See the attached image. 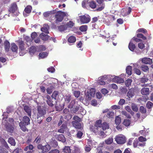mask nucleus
<instances>
[{
  "mask_svg": "<svg viewBox=\"0 0 153 153\" xmlns=\"http://www.w3.org/2000/svg\"><path fill=\"white\" fill-rule=\"evenodd\" d=\"M58 8H56L55 10H53L50 11H48L50 15L55 14V17L56 19L54 22L56 24H58L61 22L63 19L65 17H68L69 15L66 12L62 11H56Z\"/></svg>",
  "mask_w": 153,
  "mask_h": 153,
  "instance_id": "f257e3e1",
  "label": "nucleus"
},
{
  "mask_svg": "<svg viewBox=\"0 0 153 153\" xmlns=\"http://www.w3.org/2000/svg\"><path fill=\"white\" fill-rule=\"evenodd\" d=\"M37 118L38 119L40 117H44L46 113L45 109L43 106H38L37 107Z\"/></svg>",
  "mask_w": 153,
  "mask_h": 153,
  "instance_id": "f03ea898",
  "label": "nucleus"
},
{
  "mask_svg": "<svg viewBox=\"0 0 153 153\" xmlns=\"http://www.w3.org/2000/svg\"><path fill=\"white\" fill-rule=\"evenodd\" d=\"M115 140L118 144H122L126 142V138L123 134H120L117 135L115 138Z\"/></svg>",
  "mask_w": 153,
  "mask_h": 153,
  "instance_id": "7ed1b4c3",
  "label": "nucleus"
},
{
  "mask_svg": "<svg viewBox=\"0 0 153 153\" xmlns=\"http://www.w3.org/2000/svg\"><path fill=\"white\" fill-rule=\"evenodd\" d=\"M91 18L88 15H84L79 16L81 22L82 24L88 23L90 21Z\"/></svg>",
  "mask_w": 153,
  "mask_h": 153,
  "instance_id": "20e7f679",
  "label": "nucleus"
},
{
  "mask_svg": "<svg viewBox=\"0 0 153 153\" xmlns=\"http://www.w3.org/2000/svg\"><path fill=\"white\" fill-rule=\"evenodd\" d=\"M136 36L137 37H133L131 40H132V41H135L136 42H141L142 41V39H139V38H141L144 40H146L147 39L146 37L144 36V35L142 33H138L137 34Z\"/></svg>",
  "mask_w": 153,
  "mask_h": 153,
  "instance_id": "39448f33",
  "label": "nucleus"
},
{
  "mask_svg": "<svg viewBox=\"0 0 153 153\" xmlns=\"http://www.w3.org/2000/svg\"><path fill=\"white\" fill-rule=\"evenodd\" d=\"M19 46L20 50L19 53L20 55H23L25 53V48L24 46V42L20 41L19 42Z\"/></svg>",
  "mask_w": 153,
  "mask_h": 153,
  "instance_id": "423d86ee",
  "label": "nucleus"
},
{
  "mask_svg": "<svg viewBox=\"0 0 153 153\" xmlns=\"http://www.w3.org/2000/svg\"><path fill=\"white\" fill-rule=\"evenodd\" d=\"M18 10V7L16 2L12 3L8 9V11L11 13H14Z\"/></svg>",
  "mask_w": 153,
  "mask_h": 153,
  "instance_id": "0eeeda50",
  "label": "nucleus"
},
{
  "mask_svg": "<svg viewBox=\"0 0 153 153\" xmlns=\"http://www.w3.org/2000/svg\"><path fill=\"white\" fill-rule=\"evenodd\" d=\"M32 10V7L30 5L27 6L25 9L23 14L25 16H27L30 14Z\"/></svg>",
  "mask_w": 153,
  "mask_h": 153,
  "instance_id": "6e6552de",
  "label": "nucleus"
},
{
  "mask_svg": "<svg viewBox=\"0 0 153 153\" xmlns=\"http://www.w3.org/2000/svg\"><path fill=\"white\" fill-rule=\"evenodd\" d=\"M107 76L105 75L101 76L99 78L98 83L101 85H104L105 83V81L106 80Z\"/></svg>",
  "mask_w": 153,
  "mask_h": 153,
  "instance_id": "1a4fd4ad",
  "label": "nucleus"
},
{
  "mask_svg": "<svg viewBox=\"0 0 153 153\" xmlns=\"http://www.w3.org/2000/svg\"><path fill=\"white\" fill-rule=\"evenodd\" d=\"M72 124L73 126L76 129L81 130L83 129V127H82L81 124L79 122L72 121Z\"/></svg>",
  "mask_w": 153,
  "mask_h": 153,
  "instance_id": "9d476101",
  "label": "nucleus"
},
{
  "mask_svg": "<svg viewBox=\"0 0 153 153\" xmlns=\"http://www.w3.org/2000/svg\"><path fill=\"white\" fill-rule=\"evenodd\" d=\"M87 5L92 9H95L97 7L96 3L92 0H88Z\"/></svg>",
  "mask_w": 153,
  "mask_h": 153,
  "instance_id": "9b49d317",
  "label": "nucleus"
},
{
  "mask_svg": "<svg viewBox=\"0 0 153 153\" xmlns=\"http://www.w3.org/2000/svg\"><path fill=\"white\" fill-rule=\"evenodd\" d=\"M46 98L47 99L46 102L47 104L50 107H53L54 105V104H53V102L52 100L53 98L48 95H47Z\"/></svg>",
  "mask_w": 153,
  "mask_h": 153,
  "instance_id": "f8f14e48",
  "label": "nucleus"
},
{
  "mask_svg": "<svg viewBox=\"0 0 153 153\" xmlns=\"http://www.w3.org/2000/svg\"><path fill=\"white\" fill-rule=\"evenodd\" d=\"M113 80L114 82L118 83H124V79L120 77L116 76L113 79Z\"/></svg>",
  "mask_w": 153,
  "mask_h": 153,
  "instance_id": "ddd939ff",
  "label": "nucleus"
},
{
  "mask_svg": "<svg viewBox=\"0 0 153 153\" xmlns=\"http://www.w3.org/2000/svg\"><path fill=\"white\" fill-rule=\"evenodd\" d=\"M143 63L146 64H151L152 63V60L150 58H144L142 59Z\"/></svg>",
  "mask_w": 153,
  "mask_h": 153,
  "instance_id": "4468645a",
  "label": "nucleus"
},
{
  "mask_svg": "<svg viewBox=\"0 0 153 153\" xmlns=\"http://www.w3.org/2000/svg\"><path fill=\"white\" fill-rule=\"evenodd\" d=\"M6 130L8 132L12 133L13 131L14 128L9 123L5 125Z\"/></svg>",
  "mask_w": 153,
  "mask_h": 153,
  "instance_id": "2eb2a0df",
  "label": "nucleus"
},
{
  "mask_svg": "<svg viewBox=\"0 0 153 153\" xmlns=\"http://www.w3.org/2000/svg\"><path fill=\"white\" fill-rule=\"evenodd\" d=\"M141 93L143 95H147L149 93V88H143L141 90Z\"/></svg>",
  "mask_w": 153,
  "mask_h": 153,
  "instance_id": "dca6fc26",
  "label": "nucleus"
},
{
  "mask_svg": "<svg viewBox=\"0 0 153 153\" xmlns=\"http://www.w3.org/2000/svg\"><path fill=\"white\" fill-rule=\"evenodd\" d=\"M128 47L129 49L131 51H133L136 48L135 45L132 42V41L131 40L129 43Z\"/></svg>",
  "mask_w": 153,
  "mask_h": 153,
  "instance_id": "f3484780",
  "label": "nucleus"
},
{
  "mask_svg": "<svg viewBox=\"0 0 153 153\" xmlns=\"http://www.w3.org/2000/svg\"><path fill=\"white\" fill-rule=\"evenodd\" d=\"M134 95V89L133 88H131L127 93V96L129 98H131Z\"/></svg>",
  "mask_w": 153,
  "mask_h": 153,
  "instance_id": "a211bd4d",
  "label": "nucleus"
},
{
  "mask_svg": "<svg viewBox=\"0 0 153 153\" xmlns=\"http://www.w3.org/2000/svg\"><path fill=\"white\" fill-rule=\"evenodd\" d=\"M19 126L21 130L25 132L28 131V129L26 128V125L22 121H21L19 123Z\"/></svg>",
  "mask_w": 153,
  "mask_h": 153,
  "instance_id": "6ab92c4d",
  "label": "nucleus"
},
{
  "mask_svg": "<svg viewBox=\"0 0 153 153\" xmlns=\"http://www.w3.org/2000/svg\"><path fill=\"white\" fill-rule=\"evenodd\" d=\"M24 109L27 113L28 116L30 117L31 116V110L29 107L27 105H25L24 107Z\"/></svg>",
  "mask_w": 153,
  "mask_h": 153,
  "instance_id": "aec40b11",
  "label": "nucleus"
},
{
  "mask_svg": "<svg viewBox=\"0 0 153 153\" xmlns=\"http://www.w3.org/2000/svg\"><path fill=\"white\" fill-rule=\"evenodd\" d=\"M30 119L29 117L27 116H25L23 117L22 122L26 125H28L30 124Z\"/></svg>",
  "mask_w": 153,
  "mask_h": 153,
  "instance_id": "412c9836",
  "label": "nucleus"
},
{
  "mask_svg": "<svg viewBox=\"0 0 153 153\" xmlns=\"http://www.w3.org/2000/svg\"><path fill=\"white\" fill-rule=\"evenodd\" d=\"M10 43L7 40H6L4 42V46L5 51L8 52L9 51L10 48Z\"/></svg>",
  "mask_w": 153,
  "mask_h": 153,
  "instance_id": "4be33fe9",
  "label": "nucleus"
},
{
  "mask_svg": "<svg viewBox=\"0 0 153 153\" xmlns=\"http://www.w3.org/2000/svg\"><path fill=\"white\" fill-rule=\"evenodd\" d=\"M57 139L59 141H61L63 143L65 142L66 141L65 137L62 134L58 135L57 137Z\"/></svg>",
  "mask_w": 153,
  "mask_h": 153,
  "instance_id": "5701e85b",
  "label": "nucleus"
},
{
  "mask_svg": "<svg viewBox=\"0 0 153 153\" xmlns=\"http://www.w3.org/2000/svg\"><path fill=\"white\" fill-rule=\"evenodd\" d=\"M99 127H97L95 125L94 126H92L90 128V129L91 131H92L95 134H97L99 133Z\"/></svg>",
  "mask_w": 153,
  "mask_h": 153,
  "instance_id": "b1692460",
  "label": "nucleus"
},
{
  "mask_svg": "<svg viewBox=\"0 0 153 153\" xmlns=\"http://www.w3.org/2000/svg\"><path fill=\"white\" fill-rule=\"evenodd\" d=\"M51 148L50 146L48 144L42 147L43 152H47L51 149Z\"/></svg>",
  "mask_w": 153,
  "mask_h": 153,
  "instance_id": "393cba45",
  "label": "nucleus"
},
{
  "mask_svg": "<svg viewBox=\"0 0 153 153\" xmlns=\"http://www.w3.org/2000/svg\"><path fill=\"white\" fill-rule=\"evenodd\" d=\"M11 50L13 52H17L18 47L15 43H13L11 45Z\"/></svg>",
  "mask_w": 153,
  "mask_h": 153,
  "instance_id": "a878e982",
  "label": "nucleus"
},
{
  "mask_svg": "<svg viewBox=\"0 0 153 153\" xmlns=\"http://www.w3.org/2000/svg\"><path fill=\"white\" fill-rule=\"evenodd\" d=\"M36 51V49L35 46H32L29 48V51L31 55H33Z\"/></svg>",
  "mask_w": 153,
  "mask_h": 153,
  "instance_id": "bb28decb",
  "label": "nucleus"
},
{
  "mask_svg": "<svg viewBox=\"0 0 153 153\" xmlns=\"http://www.w3.org/2000/svg\"><path fill=\"white\" fill-rule=\"evenodd\" d=\"M58 30L61 31H64L67 30V28L66 25H61L58 27Z\"/></svg>",
  "mask_w": 153,
  "mask_h": 153,
  "instance_id": "cd10ccee",
  "label": "nucleus"
},
{
  "mask_svg": "<svg viewBox=\"0 0 153 153\" xmlns=\"http://www.w3.org/2000/svg\"><path fill=\"white\" fill-rule=\"evenodd\" d=\"M132 67L131 66H127L126 69V73L128 75H131L132 74Z\"/></svg>",
  "mask_w": 153,
  "mask_h": 153,
  "instance_id": "c85d7f7f",
  "label": "nucleus"
},
{
  "mask_svg": "<svg viewBox=\"0 0 153 153\" xmlns=\"http://www.w3.org/2000/svg\"><path fill=\"white\" fill-rule=\"evenodd\" d=\"M66 127V125L65 124H63L60 127V129L58 130V131L60 133H63Z\"/></svg>",
  "mask_w": 153,
  "mask_h": 153,
  "instance_id": "c756f323",
  "label": "nucleus"
},
{
  "mask_svg": "<svg viewBox=\"0 0 153 153\" xmlns=\"http://www.w3.org/2000/svg\"><path fill=\"white\" fill-rule=\"evenodd\" d=\"M41 38L43 40L47 41L48 39L49 36L47 34L42 33L41 34Z\"/></svg>",
  "mask_w": 153,
  "mask_h": 153,
  "instance_id": "7c9ffc66",
  "label": "nucleus"
},
{
  "mask_svg": "<svg viewBox=\"0 0 153 153\" xmlns=\"http://www.w3.org/2000/svg\"><path fill=\"white\" fill-rule=\"evenodd\" d=\"M71 96L70 94H68L65 96V101L66 103H68L71 100Z\"/></svg>",
  "mask_w": 153,
  "mask_h": 153,
  "instance_id": "2f4dec72",
  "label": "nucleus"
},
{
  "mask_svg": "<svg viewBox=\"0 0 153 153\" xmlns=\"http://www.w3.org/2000/svg\"><path fill=\"white\" fill-rule=\"evenodd\" d=\"M67 28H71L74 25V23L71 21H70L65 24Z\"/></svg>",
  "mask_w": 153,
  "mask_h": 153,
  "instance_id": "473e14b6",
  "label": "nucleus"
},
{
  "mask_svg": "<svg viewBox=\"0 0 153 153\" xmlns=\"http://www.w3.org/2000/svg\"><path fill=\"white\" fill-rule=\"evenodd\" d=\"M131 120L128 119H125L123 123V124L126 127L129 126L131 124Z\"/></svg>",
  "mask_w": 153,
  "mask_h": 153,
  "instance_id": "72a5a7b5",
  "label": "nucleus"
},
{
  "mask_svg": "<svg viewBox=\"0 0 153 153\" xmlns=\"http://www.w3.org/2000/svg\"><path fill=\"white\" fill-rule=\"evenodd\" d=\"M132 82V80L131 79H128L126 80L125 83L126 87H129V86L131 85Z\"/></svg>",
  "mask_w": 153,
  "mask_h": 153,
  "instance_id": "f704fd0d",
  "label": "nucleus"
},
{
  "mask_svg": "<svg viewBox=\"0 0 153 153\" xmlns=\"http://www.w3.org/2000/svg\"><path fill=\"white\" fill-rule=\"evenodd\" d=\"M102 121L101 120H99L96 121L95 124L94 125L97 127L101 128L102 127Z\"/></svg>",
  "mask_w": 153,
  "mask_h": 153,
  "instance_id": "c9c22d12",
  "label": "nucleus"
},
{
  "mask_svg": "<svg viewBox=\"0 0 153 153\" xmlns=\"http://www.w3.org/2000/svg\"><path fill=\"white\" fill-rule=\"evenodd\" d=\"M49 28V27L48 25H47L46 26V27L44 26L43 27H42L41 28V30L43 32H44L46 33H49L48 32V28Z\"/></svg>",
  "mask_w": 153,
  "mask_h": 153,
  "instance_id": "e433bc0d",
  "label": "nucleus"
},
{
  "mask_svg": "<svg viewBox=\"0 0 153 153\" xmlns=\"http://www.w3.org/2000/svg\"><path fill=\"white\" fill-rule=\"evenodd\" d=\"M8 142L11 144V145L15 146L16 145V143L15 140L12 137H10L8 139Z\"/></svg>",
  "mask_w": 153,
  "mask_h": 153,
  "instance_id": "4c0bfd02",
  "label": "nucleus"
},
{
  "mask_svg": "<svg viewBox=\"0 0 153 153\" xmlns=\"http://www.w3.org/2000/svg\"><path fill=\"white\" fill-rule=\"evenodd\" d=\"M102 127L103 130H105L106 129L109 128V126L108 123L104 122L102 123Z\"/></svg>",
  "mask_w": 153,
  "mask_h": 153,
  "instance_id": "58836bf2",
  "label": "nucleus"
},
{
  "mask_svg": "<svg viewBox=\"0 0 153 153\" xmlns=\"http://www.w3.org/2000/svg\"><path fill=\"white\" fill-rule=\"evenodd\" d=\"M131 108L132 110L135 112H137L138 111V108L137 105L134 103H132L131 104Z\"/></svg>",
  "mask_w": 153,
  "mask_h": 153,
  "instance_id": "ea45409f",
  "label": "nucleus"
},
{
  "mask_svg": "<svg viewBox=\"0 0 153 153\" xmlns=\"http://www.w3.org/2000/svg\"><path fill=\"white\" fill-rule=\"evenodd\" d=\"M76 41V38L73 36H70L68 39V41L71 43H74Z\"/></svg>",
  "mask_w": 153,
  "mask_h": 153,
  "instance_id": "a19ab883",
  "label": "nucleus"
},
{
  "mask_svg": "<svg viewBox=\"0 0 153 153\" xmlns=\"http://www.w3.org/2000/svg\"><path fill=\"white\" fill-rule=\"evenodd\" d=\"M48 53L47 52H42L39 53V56L40 58L43 59L47 56Z\"/></svg>",
  "mask_w": 153,
  "mask_h": 153,
  "instance_id": "79ce46f5",
  "label": "nucleus"
},
{
  "mask_svg": "<svg viewBox=\"0 0 153 153\" xmlns=\"http://www.w3.org/2000/svg\"><path fill=\"white\" fill-rule=\"evenodd\" d=\"M87 25H82L80 27L79 29L82 32H85L87 30Z\"/></svg>",
  "mask_w": 153,
  "mask_h": 153,
  "instance_id": "37998d69",
  "label": "nucleus"
},
{
  "mask_svg": "<svg viewBox=\"0 0 153 153\" xmlns=\"http://www.w3.org/2000/svg\"><path fill=\"white\" fill-rule=\"evenodd\" d=\"M113 140L112 137H109L107 140H105V142L106 144H110L112 143L113 142Z\"/></svg>",
  "mask_w": 153,
  "mask_h": 153,
  "instance_id": "c03bdc74",
  "label": "nucleus"
},
{
  "mask_svg": "<svg viewBox=\"0 0 153 153\" xmlns=\"http://www.w3.org/2000/svg\"><path fill=\"white\" fill-rule=\"evenodd\" d=\"M63 116L64 117V118L68 120H69L71 119L72 117V115L70 113L63 115Z\"/></svg>",
  "mask_w": 153,
  "mask_h": 153,
  "instance_id": "a18cd8bd",
  "label": "nucleus"
},
{
  "mask_svg": "<svg viewBox=\"0 0 153 153\" xmlns=\"http://www.w3.org/2000/svg\"><path fill=\"white\" fill-rule=\"evenodd\" d=\"M142 70L144 72H148L149 71V68L148 66L145 65H142L141 67Z\"/></svg>",
  "mask_w": 153,
  "mask_h": 153,
  "instance_id": "49530a36",
  "label": "nucleus"
},
{
  "mask_svg": "<svg viewBox=\"0 0 153 153\" xmlns=\"http://www.w3.org/2000/svg\"><path fill=\"white\" fill-rule=\"evenodd\" d=\"M63 152L66 153H70L71 152V150L69 146H65L63 149Z\"/></svg>",
  "mask_w": 153,
  "mask_h": 153,
  "instance_id": "de8ad7c7",
  "label": "nucleus"
},
{
  "mask_svg": "<svg viewBox=\"0 0 153 153\" xmlns=\"http://www.w3.org/2000/svg\"><path fill=\"white\" fill-rule=\"evenodd\" d=\"M89 92L92 97H94V95L95 93V90L94 88H91L89 90Z\"/></svg>",
  "mask_w": 153,
  "mask_h": 153,
  "instance_id": "09e8293b",
  "label": "nucleus"
},
{
  "mask_svg": "<svg viewBox=\"0 0 153 153\" xmlns=\"http://www.w3.org/2000/svg\"><path fill=\"white\" fill-rule=\"evenodd\" d=\"M144 129L143 130L140 131H139V133L142 135H143L144 137H146V136L148 135V132H146L145 130L146 129L145 128H144Z\"/></svg>",
  "mask_w": 153,
  "mask_h": 153,
  "instance_id": "8fccbe9b",
  "label": "nucleus"
},
{
  "mask_svg": "<svg viewBox=\"0 0 153 153\" xmlns=\"http://www.w3.org/2000/svg\"><path fill=\"white\" fill-rule=\"evenodd\" d=\"M59 94V92L57 91H55L53 93L52 96L51 98L53 99H54L55 100H56V99L58 95Z\"/></svg>",
  "mask_w": 153,
  "mask_h": 153,
  "instance_id": "3c124183",
  "label": "nucleus"
},
{
  "mask_svg": "<svg viewBox=\"0 0 153 153\" xmlns=\"http://www.w3.org/2000/svg\"><path fill=\"white\" fill-rule=\"evenodd\" d=\"M121 118L118 116H117L115 118V123L117 125H118L121 123Z\"/></svg>",
  "mask_w": 153,
  "mask_h": 153,
  "instance_id": "603ef678",
  "label": "nucleus"
},
{
  "mask_svg": "<svg viewBox=\"0 0 153 153\" xmlns=\"http://www.w3.org/2000/svg\"><path fill=\"white\" fill-rule=\"evenodd\" d=\"M33 148V146L32 145H29L28 146H26L24 149V150L25 151H27L28 149L30 150H32Z\"/></svg>",
  "mask_w": 153,
  "mask_h": 153,
  "instance_id": "864d4df0",
  "label": "nucleus"
},
{
  "mask_svg": "<svg viewBox=\"0 0 153 153\" xmlns=\"http://www.w3.org/2000/svg\"><path fill=\"white\" fill-rule=\"evenodd\" d=\"M140 112L143 114H145L146 112V108L142 106H140Z\"/></svg>",
  "mask_w": 153,
  "mask_h": 153,
  "instance_id": "5fc2aeb1",
  "label": "nucleus"
},
{
  "mask_svg": "<svg viewBox=\"0 0 153 153\" xmlns=\"http://www.w3.org/2000/svg\"><path fill=\"white\" fill-rule=\"evenodd\" d=\"M149 79L148 78L145 77H143L140 79V81L142 83H145L146 82H147Z\"/></svg>",
  "mask_w": 153,
  "mask_h": 153,
  "instance_id": "6e6d98bb",
  "label": "nucleus"
},
{
  "mask_svg": "<svg viewBox=\"0 0 153 153\" xmlns=\"http://www.w3.org/2000/svg\"><path fill=\"white\" fill-rule=\"evenodd\" d=\"M83 133L82 131H78L77 134L76 135V137L78 138H81Z\"/></svg>",
  "mask_w": 153,
  "mask_h": 153,
  "instance_id": "4d7b16f0",
  "label": "nucleus"
},
{
  "mask_svg": "<svg viewBox=\"0 0 153 153\" xmlns=\"http://www.w3.org/2000/svg\"><path fill=\"white\" fill-rule=\"evenodd\" d=\"M114 115V113L112 111H109L106 115L108 118H113Z\"/></svg>",
  "mask_w": 153,
  "mask_h": 153,
  "instance_id": "13d9d810",
  "label": "nucleus"
},
{
  "mask_svg": "<svg viewBox=\"0 0 153 153\" xmlns=\"http://www.w3.org/2000/svg\"><path fill=\"white\" fill-rule=\"evenodd\" d=\"M80 92L79 91H76L74 92L73 94L74 96L77 98L79 97Z\"/></svg>",
  "mask_w": 153,
  "mask_h": 153,
  "instance_id": "bf43d9fd",
  "label": "nucleus"
},
{
  "mask_svg": "<svg viewBox=\"0 0 153 153\" xmlns=\"http://www.w3.org/2000/svg\"><path fill=\"white\" fill-rule=\"evenodd\" d=\"M72 107L73 105H72V107L71 108H72ZM79 109V107L77 106H76L74 108H72V109L71 110L72 113H75Z\"/></svg>",
  "mask_w": 153,
  "mask_h": 153,
  "instance_id": "052dcab7",
  "label": "nucleus"
},
{
  "mask_svg": "<svg viewBox=\"0 0 153 153\" xmlns=\"http://www.w3.org/2000/svg\"><path fill=\"white\" fill-rule=\"evenodd\" d=\"M139 141L141 142H144L147 140V139L145 137H144L143 136H140L138 138Z\"/></svg>",
  "mask_w": 153,
  "mask_h": 153,
  "instance_id": "680f3d73",
  "label": "nucleus"
},
{
  "mask_svg": "<svg viewBox=\"0 0 153 153\" xmlns=\"http://www.w3.org/2000/svg\"><path fill=\"white\" fill-rule=\"evenodd\" d=\"M153 106V103L150 101H148L146 105L147 108L149 109H150Z\"/></svg>",
  "mask_w": 153,
  "mask_h": 153,
  "instance_id": "e2e57ef3",
  "label": "nucleus"
},
{
  "mask_svg": "<svg viewBox=\"0 0 153 153\" xmlns=\"http://www.w3.org/2000/svg\"><path fill=\"white\" fill-rule=\"evenodd\" d=\"M137 32H142L144 33H147V30L143 28H139L137 30Z\"/></svg>",
  "mask_w": 153,
  "mask_h": 153,
  "instance_id": "0e129e2a",
  "label": "nucleus"
},
{
  "mask_svg": "<svg viewBox=\"0 0 153 153\" xmlns=\"http://www.w3.org/2000/svg\"><path fill=\"white\" fill-rule=\"evenodd\" d=\"M41 136L39 135L36 138L34 142H36V143L37 144L39 143L41 141Z\"/></svg>",
  "mask_w": 153,
  "mask_h": 153,
  "instance_id": "69168bd1",
  "label": "nucleus"
},
{
  "mask_svg": "<svg viewBox=\"0 0 153 153\" xmlns=\"http://www.w3.org/2000/svg\"><path fill=\"white\" fill-rule=\"evenodd\" d=\"M82 5L83 7H87L88 6V5H87V1L84 0L83 1L82 3Z\"/></svg>",
  "mask_w": 153,
  "mask_h": 153,
  "instance_id": "338daca9",
  "label": "nucleus"
},
{
  "mask_svg": "<svg viewBox=\"0 0 153 153\" xmlns=\"http://www.w3.org/2000/svg\"><path fill=\"white\" fill-rule=\"evenodd\" d=\"M105 6L104 4H102V6L98 7L96 9V10L97 11H102L104 8Z\"/></svg>",
  "mask_w": 153,
  "mask_h": 153,
  "instance_id": "774afa93",
  "label": "nucleus"
}]
</instances>
